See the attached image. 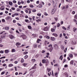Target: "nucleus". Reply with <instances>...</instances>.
<instances>
[{"label": "nucleus", "mask_w": 77, "mask_h": 77, "mask_svg": "<svg viewBox=\"0 0 77 77\" xmlns=\"http://www.w3.org/2000/svg\"><path fill=\"white\" fill-rule=\"evenodd\" d=\"M20 37L23 38V39H26L27 38V37L26 36V35H21Z\"/></svg>", "instance_id": "nucleus-1"}, {"label": "nucleus", "mask_w": 77, "mask_h": 77, "mask_svg": "<svg viewBox=\"0 0 77 77\" xmlns=\"http://www.w3.org/2000/svg\"><path fill=\"white\" fill-rule=\"evenodd\" d=\"M56 9L55 8H53L51 12V13L52 14H54V13H55V12H56Z\"/></svg>", "instance_id": "nucleus-2"}, {"label": "nucleus", "mask_w": 77, "mask_h": 77, "mask_svg": "<svg viewBox=\"0 0 77 77\" xmlns=\"http://www.w3.org/2000/svg\"><path fill=\"white\" fill-rule=\"evenodd\" d=\"M9 38L11 39H13L15 38V37L12 35H10Z\"/></svg>", "instance_id": "nucleus-3"}, {"label": "nucleus", "mask_w": 77, "mask_h": 77, "mask_svg": "<svg viewBox=\"0 0 77 77\" xmlns=\"http://www.w3.org/2000/svg\"><path fill=\"white\" fill-rule=\"evenodd\" d=\"M11 17L9 16H8L7 18H6V19L7 20H11Z\"/></svg>", "instance_id": "nucleus-4"}, {"label": "nucleus", "mask_w": 77, "mask_h": 77, "mask_svg": "<svg viewBox=\"0 0 77 77\" xmlns=\"http://www.w3.org/2000/svg\"><path fill=\"white\" fill-rule=\"evenodd\" d=\"M54 47L56 49H58L59 48V46L57 45H54Z\"/></svg>", "instance_id": "nucleus-5"}, {"label": "nucleus", "mask_w": 77, "mask_h": 77, "mask_svg": "<svg viewBox=\"0 0 77 77\" xmlns=\"http://www.w3.org/2000/svg\"><path fill=\"white\" fill-rule=\"evenodd\" d=\"M50 39H51V41H55V40L56 39V38H55L53 37H51Z\"/></svg>", "instance_id": "nucleus-6"}, {"label": "nucleus", "mask_w": 77, "mask_h": 77, "mask_svg": "<svg viewBox=\"0 0 77 77\" xmlns=\"http://www.w3.org/2000/svg\"><path fill=\"white\" fill-rule=\"evenodd\" d=\"M1 38H5V37H6V35L5 34H4L3 35H2L1 36Z\"/></svg>", "instance_id": "nucleus-7"}, {"label": "nucleus", "mask_w": 77, "mask_h": 77, "mask_svg": "<svg viewBox=\"0 0 77 77\" xmlns=\"http://www.w3.org/2000/svg\"><path fill=\"white\" fill-rule=\"evenodd\" d=\"M5 53H9V50H5Z\"/></svg>", "instance_id": "nucleus-8"}, {"label": "nucleus", "mask_w": 77, "mask_h": 77, "mask_svg": "<svg viewBox=\"0 0 77 77\" xmlns=\"http://www.w3.org/2000/svg\"><path fill=\"white\" fill-rule=\"evenodd\" d=\"M53 48L51 47L49 49V50L50 51V52H51V51H52V50H53Z\"/></svg>", "instance_id": "nucleus-9"}, {"label": "nucleus", "mask_w": 77, "mask_h": 77, "mask_svg": "<svg viewBox=\"0 0 77 77\" xmlns=\"http://www.w3.org/2000/svg\"><path fill=\"white\" fill-rule=\"evenodd\" d=\"M8 3L10 6H12V5H13V3H12V2L11 1L9 2Z\"/></svg>", "instance_id": "nucleus-10"}, {"label": "nucleus", "mask_w": 77, "mask_h": 77, "mask_svg": "<svg viewBox=\"0 0 77 77\" xmlns=\"http://www.w3.org/2000/svg\"><path fill=\"white\" fill-rule=\"evenodd\" d=\"M33 47H34V48H37V45H36V44H34V45H33Z\"/></svg>", "instance_id": "nucleus-11"}, {"label": "nucleus", "mask_w": 77, "mask_h": 77, "mask_svg": "<svg viewBox=\"0 0 77 77\" xmlns=\"http://www.w3.org/2000/svg\"><path fill=\"white\" fill-rule=\"evenodd\" d=\"M45 62H46V60L45 59L42 60V63H45Z\"/></svg>", "instance_id": "nucleus-12"}, {"label": "nucleus", "mask_w": 77, "mask_h": 77, "mask_svg": "<svg viewBox=\"0 0 77 77\" xmlns=\"http://www.w3.org/2000/svg\"><path fill=\"white\" fill-rule=\"evenodd\" d=\"M44 31H47L48 30V28L47 27L45 28L44 29Z\"/></svg>", "instance_id": "nucleus-13"}, {"label": "nucleus", "mask_w": 77, "mask_h": 77, "mask_svg": "<svg viewBox=\"0 0 77 77\" xmlns=\"http://www.w3.org/2000/svg\"><path fill=\"white\" fill-rule=\"evenodd\" d=\"M53 36H54L55 37H57V36H58L57 34H56V33L53 34Z\"/></svg>", "instance_id": "nucleus-14"}, {"label": "nucleus", "mask_w": 77, "mask_h": 77, "mask_svg": "<svg viewBox=\"0 0 77 77\" xmlns=\"http://www.w3.org/2000/svg\"><path fill=\"white\" fill-rule=\"evenodd\" d=\"M27 65V63H23V66L26 67V66Z\"/></svg>", "instance_id": "nucleus-15"}, {"label": "nucleus", "mask_w": 77, "mask_h": 77, "mask_svg": "<svg viewBox=\"0 0 77 77\" xmlns=\"http://www.w3.org/2000/svg\"><path fill=\"white\" fill-rule=\"evenodd\" d=\"M61 48L62 50H63L65 48V47L63 45H61Z\"/></svg>", "instance_id": "nucleus-16"}, {"label": "nucleus", "mask_w": 77, "mask_h": 77, "mask_svg": "<svg viewBox=\"0 0 77 77\" xmlns=\"http://www.w3.org/2000/svg\"><path fill=\"white\" fill-rule=\"evenodd\" d=\"M51 30L52 32H55V29L52 28L51 29Z\"/></svg>", "instance_id": "nucleus-17"}, {"label": "nucleus", "mask_w": 77, "mask_h": 77, "mask_svg": "<svg viewBox=\"0 0 77 77\" xmlns=\"http://www.w3.org/2000/svg\"><path fill=\"white\" fill-rule=\"evenodd\" d=\"M42 4H40L38 5V7L39 8H42Z\"/></svg>", "instance_id": "nucleus-18"}, {"label": "nucleus", "mask_w": 77, "mask_h": 77, "mask_svg": "<svg viewBox=\"0 0 77 77\" xmlns=\"http://www.w3.org/2000/svg\"><path fill=\"white\" fill-rule=\"evenodd\" d=\"M1 10H4L5 9V7H4L2 6V8H0Z\"/></svg>", "instance_id": "nucleus-19"}, {"label": "nucleus", "mask_w": 77, "mask_h": 77, "mask_svg": "<svg viewBox=\"0 0 77 77\" xmlns=\"http://www.w3.org/2000/svg\"><path fill=\"white\" fill-rule=\"evenodd\" d=\"M11 52H12V53H14V52H15V49H12Z\"/></svg>", "instance_id": "nucleus-20"}, {"label": "nucleus", "mask_w": 77, "mask_h": 77, "mask_svg": "<svg viewBox=\"0 0 77 77\" xmlns=\"http://www.w3.org/2000/svg\"><path fill=\"white\" fill-rule=\"evenodd\" d=\"M24 62V59L23 58H22L21 60V62H22V63H23Z\"/></svg>", "instance_id": "nucleus-21"}, {"label": "nucleus", "mask_w": 77, "mask_h": 77, "mask_svg": "<svg viewBox=\"0 0 77 77\" xmlns=\"http://www.w3.org/2000/svg\"><path fill=\"white\" fill-rule=\"evenodd\" d=\"M39 41H41V39H38L37 41V43H39Z\"/></svg>", "instance_id": "nucleus-22"}, {"label": "nucleus", "mask_w": 77, "mask_h": 77, "mask_svg": "<svg viewBox=\"0 0 77 77\" xmlns=\"http://www.w3.org/2000/svg\"><path fill=\"white\" fill-rule=\"evenodd\" d=\"M74 62V60H72L70 62V64H71L72 65H73V63Z\"/></svg>", "instance_id": "nucleus-23"}, {"label": "nucleus", "mask_w": 77, "mask_h": 77, "mask_svg": "<svg viewBox=\"0 0 77 77\" xmlns=\"http://www.w3.org/2000/svg\"><path fill=\"white\" fill-rule=\"evenodd\" d=\"M9 27H6L5 28V30H9Z\"/></svg>", "instance_id": "nucleus-24"}, {"label": "nucleus", "mask_w": 77, "mask_h": 77, "mask_svg": "<svg viewBox=\"0 0 77 77\" xmlns=\"http://www.w3.org/2000/svg\"><path fill=\"white\" fill-rule=\"evenodd\" d=\"M60 23H58L57 24V27H60Z\"/></svg>", "instance_id": "nucleus-25"}, {"label": "nucleus", "mask_w": 77, "mask_h": 77, "mask_svg": "<svg viewBox=\"0 0 77 77\" xmlns=\"http://www.w3.org/2000/svg\"><path fill=\"white\" fill-rule=\"evenodd\" d=\"M76 30H77V28H74L73 32H75Z\"/></svg>", "instance_id": "nucleus-26"}, {"label": "nucleus", "mask_w": 77, "mask_h": 77, "mask_svg": "<svg viewBox=\"0 0 77 77\" xmlns=\"http://www.w3.org/2000/svg\"><path fill=\"white\" fill-rule=\"evenodd\" d=\"M61 59V60H62V59H63V57H62V55L60 57V59Z\"/></svg>", "instance_id": "nucleus-27"}, {"label": "nucleus", "mask_w": 77, "mask_h": 77, "mask_svg": "<svg viewBox=\"0 0 77 77\" xmlns=\"http://www.w3.org/2000/svg\"><path fill=\"white\" fill-rule=\"evenodd\" d=\"M28 57V56L27 55H26V56H25L24 57V59H26V58H27Z\"/></svg>", "instance_id": "nucleus-28"}, {"label": "nucleus", "mask_w": 77, "mask_h": 77, "mask_svg": "<svg viewBox=\"0 0 77 77\" xmlns=\"http://www.w3.org/2000/svg\"><path fill=\"white\" fill-rule=\"evenodd\" d=\"M32 62H35L36 61V60L35 59H32Z\"/></svg>", "instance_id": "nucleus-29"}, {"label": "nucleus", "mask_w": 77, "mask_h": 77, "mask_svg": "<svg viewBox=\"0 0 77 77\" xmlns=\"http://www.w3.org/2000/svg\"><path fill=\"white\" fill-rule=\"evenodd\" d=\"M21 45V44L20 43H16V45Z\"/></svg>", "instance_id": "nucleus-30"}, {"label": "nucleus", "mask_w": 77, "mask_h": 77, "mask_svg": "<svg viewBox=\"0 0 77 77\" xmlns=\"http://www.w3.org/2000/svg\"><path fill=\"white\" fill-rule=\"evenodd\" d=\"M17 24L19 26H20V27H21V26H22V25H21L19 23H17Z\"/></svg>", "instance_id": "nucleus-31"}, {"label": "nucleus", "mask_w": 77, "mask_h": 77, "mask_svg": "<svg viewBox=\"0 0 77 77\" xmlns=\"http://www.w3.org/2000/svg\"><path fill=\"white\" fill-rule=\"evenodd\" d=\"M44 14L45 15H46V16H47V15H48V14H47L46 12H45L44 13Z\"/></svg>", "instance_id": "nucleus-32"}, {"label": "nucleus", "mask_w": 77, "mask_h": 77, "mask_svg": "<svg viewBox=\"0 0 77 77\" xmlns=\"http://www.w3.org/2000/svg\"><path fill=\"white\" fill-rule=\"evenodd\" d=\"M62 29H63V30H66V29L64 26L63 27Z\"/></svg>", "instance_id": "nucleus-33"}, {"label": "nucleus", "mask_w": 77, "mask_h": 77, "mask_svg": "<svg viewBox=\"0 0 77 77\" xmlns=\"http://www.w3.org/2000/svg\"><path fill=\"white\" fill-rule=\"evenodd\" d=\"M73 57V55L72 54H70L69 56V57H72H72Z\"/></svg>", "instance_id": "nucleus-34"}, {"label": "nucleus", "mask_w": 77, "mask_h": 77, "mask_svg": "<svg viewBox=\"0 0 77 77\" xmlns=\"http://www.w3.org/2000/svg\"><path fill=\"white\" fill-rule=\"evenodd\" d=\"M52 47V45L51 44H50L48 45V47L50 48V47Z\"/></svg>", "instance_id": "nucleus-35"}, {"label": "nucleus", "mask_w": 77, "mask_h": 77, "mask_svg": "<svg viewBox=\"0 0 77 77\" xmlns=\"http://www.w3.org/2000/svg\"><path fill=\"white\" fill-rule=\"evenodd\" d=\"M47 60V64H46V66H47V65H48V64L49 63H48V60Z\"/></svg>", "instance_id": "nucleus-36"}, {"label": "nucleus", "mask_w": 77, "mask_h": 77, "mask_svg": "<svg viewBox=\"0 0 77 77\" xmlns=\"http://www.w3.org/2000/svg\"><path fill=\"white\" fill-rule=\"evenodd\" d=\"M47 70L48 71V72H50V71H51V69H50V68H48L47 69Z\"/></svg>", "instance_id": "nucleus-37"}, {"label": "nucleus", "mask_w": 77, "mask_h": 77, "mask_svg": "<svg viewBox=\"0 0 77 77\" xmlns=\"http://www.w3.org/2000/svg\"><path fill=\"white\" fill-rule=\"evenodd\" d=\"M4 53V51H0V53H2L3 54Z\"/></svg>", "instance_id": "nucleus-38"}, {"label": "nucleus", "mask_w": 77, "mask_h": 77, "mask_svg": "<svg viewBox=\"0 0 77 77\" xmlns=\"http://www.w3.org/2000/svg\"><path fill=\"white\" fill-rule=\"evenodd\" d=\"M28 53V52H23V54H27Z\"/></svg>", "instance_id": "nucleus-39"}, {"label": "nucleus", "mask_w": 77, "mask_h": 77, "mask_svg": "<svg viewBox=\"0 0 77 77\" xmlns=\"http://www.w3.org/2000/svg\"><path fill=\"white\" fill-rule=\"evenodd\" d=\"M6 58V57H1L0 58V59H5Z\"/></svg>", "instance_id": "nucleus-40"}, {"label": "nucleus", "mask_w": 77, "mask_h": 77, "mask_svg": "<svg viewBox=\"0 0 77 77\" xmlns=\"http://www.w3.org/2000/svg\"><path fill=\"white\" fill-rule=\"evenodd\" d=\"M5 71L3 72H2L1 75H3V74H5Z\"/></svg>", "instance_id": "nucleus-41"}, {"label": "nucleus", "mask_w": 77, "mask_h": 77, "mask_svg": "<svg viewBox=\"0 0 77 77\" xmlns=\"http://www.w3.org/2000/svg\"><path fill=\"white\" fill-rule=\"evenodd\" d=\"M36 10H35V9H34L32 11V12H36Z\"/></svg>", "instance_id": "nucleus-42"}, {"label": "nucleus", "mask_w": 77, "mask_h": 77, "mask_svg": "<svg viewBox=\"0 0 77 77\" xmlns=\"http://www.w3.org/2000/svg\"><path fill=\"white\" fill-rule=\"evenodd\" d=\"M28 27L29 29H31L32 28H31V26H28Z\"/></svg>", "instance_id": "nucleus-43"}, {"label": "nucleus", "mask_w": 77, "mask_h": 77, "mask_svg": "<svg viewBox=\"0 0 77 77\" xmlns=\"http://www.w3.org/2000/svg\"><path fill=\"white\" fill-rule=\"evenodd\" d=\"M9 66H13V65L12 64H10L9 65Z\"/></svg>", "instance_id": "nucleus-44"}, {"label": "nucleus", "mask_w": 77, "mask_h": 77, "mask_svg": "<svg viewBox=\"0 0 77 77\" xmlns=\"http://www.w3.org/2000/svg\"><path fill=\"white\" fill-rule=\"evenodd\" d=\"M37 15H38V16H39V17H40L41 15V14L40 13L38 14H37Z\"/></svg>", "instance_id": "nucleus-45"}, {"label": "nucleus", "mask_w": 77, "mask_h": 77, "mask_svg": "<svg viewBox=\"0 0 77 77\" xmlns=\"http://www.w3.org/2000/svg\"><path fill=\"white\" fill-rule=\"evenodd\" d=\"M13 3H17V1L15 0L13 1Z\"/></svg>", "instance_id": "nucleus-46"}, {"label": "nucleus", "mask_w": 77, "mask_h": 77, "mask_svg": "<svg viewBox=\"0 0 77 77\" xmlns=\"http://www.w3.org/2000/svg\"><path fill=\"white\" fill-rule=\"evenodd\" d=\"M17 11H18V12H20V9L18 8L17 9Z\"/></svg>", "instance_id": "nucleus-47"}, {"label": "nucleus", "mask_w": 77, "mask_h": 77, "mask_svg": "<svg viewBox=\"0 0 77 77\" xmlns=\"http://www.w3.org/2000/svg\"><path fill=\"white\" fill-rule=\"evenodd\" d=\"M74 18L75 19H77V14H76Z\"/></svg>", "instance_id": "nucleus-48"}, {"label": "nucleus", "mask_w": 77, "mask_h": 77, "mask_svg": "<svg viewBox=\"0 0 77 77\" xmlns=\"http://www.w3.org/2000/svg\"><path fill=\"white\" fill-rule=\"evenodd\" d=\"M14 15L17 16V15H18V13H15V14H14Z\"/></svg>", "instance_id": "nucleus-49"}, {"label": "nucleus", "mask_w": 77, "mask_h": 77, "mask_svg": "<svg viewBox=\"0 0 77 77\" xmlns=\"http://www.w3.org/2000/svg\"><path fill=\"white\" fill-rule=\"evenodd\" d=\"M70 28V26H68V29H67V30H69Z\"/></svg>", "instance_id": "nucleus-50"}, {"label": "nucleus", "mask_w": 77, "mask_h": 77, "mask_svg": "<svg viewBox=\"0 0 77 77\" xmlns=\"http://www.w3.org/2000/svg\"><path fill=\"white\" fill-rule=\"evenodd\" d=\"M3 47V45L2 44H0V47Z\"/></svg>", "instance_id": "nucleus-51"}, {"label": "nucleus", "mask_w": 77, "mask_h": 77, "mask_svg": "<svg viewBox=\"0 0 77 77\" xmlns=\"http://www.w3.org/2000/svg\"><path fill=\"white\" fill-rule=\"evenodd\" d=\"M18 4L19 5H21V3L20 1L18 2Z\"/></svg>", "instance_id": "nucleus-52"}, {"label": "nucleus", "mask_w": 77, "mask_h": 77, "mask_svg": "<svg viewBox=\"0 0 77 77\" xmlns=\"http://www.w3.org/2000/svg\"><path fill=\"white\" fill-rule=\"evenodd\" d=\"M75 11H73L72 12V14H75Z\"/></svg>", "instance_id": "nucleus-53"}, {"label": "nucleus", "mask_w": 77, "mask_h": 77, "mask_svg": "<svg viewBox=\"0 0 77 77\" xmlns=\"http://www.w3.org/2000/svg\"><path fill=\"white\" fill-rule=\"evenodd\" d=\"M46 38L47 39H50V37L49 36H47Z\"/></svg>", "instance_id": "nucleus-54"}, {"label": "nucleus", "mask_w": 77, "mask_h": 77, "mask_svg": "<svg viewBox=\"0 0 77 77\" xmlns=\"http://www.w3.org/2000/svg\"><path fill=\"white\" fill-rule=\"evenodd\" d=\"M54 19L56 21H57V18H54Z\"/></svg>", "instance_id": "nucleus-55"}, {"label": "nucleus", "mask_w": 77, "mask_h": 77, "mask_svg": "<svg viewBox=\"0 0 77 77\" xmlns=\"http://www.w3.org/2000/svg\"><path fill=\"white\" fill-rule=\"evenodd\" d=\"M38 48H41V46L40 45H39L38 46Z\"/></svg>", "instance_id": "nucleus-56"}, {"label": "nucleus", "mask_w": 77, "mask_h": 77, "mask_svg": "<svg viewBox=\"0 0 77 77\" xmlns=\"http://www.w3.org/2000/svg\"><path fill=\"white\" fill-rule=\"evenodd\" d=\"M11 9H12V10H13V11H14L15 9V8L12 7L11 8Z\"/></svg>", "instance_id": "nucleus-57"}, {"label": "nucleus", "mask_w": 77, "mask_h": 77, "mask_svg": "<svg viewBox=\"0 0 77 77\" xmlns=\"http://www.w3.org/2000/svg\"><path fill=\"white\" fill-rule=\"evenodd\" d=\"M61 24H63V21H61L60 22Z\"/></svg>", "instance_id": "nucleus-58"}, {"label": "nucleus", "mask_w": 77, "mask_h": 77, "mask_svg": "<svg viewBox=\"0 0 77 77\" xmlns=\"http://www.w3.org/2000/svg\"><path fill=\"white\" fill-rule=\"evenodd\" d=\"M32 69H36V66H34L33 67H32Z\"/></svg>", "instance_id": "nucleus-59"}, {"label": "nucleus", "mask_w": 77, "mask_h": 77, "mask_svg": "<svg viewBox=\"0 0 77 77\" xmlns=\"http://www.w3.org/2000/svg\"><path fill=\"white\" fill-rule=\"evenodd\" d=\"M17 63H18L17 61H16L14 62V63H15L16 64H17Z\"/></svg>", "instance_id": "nucleus-60"}, {"label": "nucleus", "mask_w": 77, "mask_h": 77, "mask_svg": "<svg viewBox=\"0 0 77 77\" xmlns=\"http://www.w3.org/2000/svg\"><path fill=\"white\" fill-rule=\"evenodd\" d=\"M29 21V20L27 19H26L25 20V22H26V23L28 22Z\"/></svg>", "instance_id": "nucleus-61"}, {"label": "nucleus", "mask_w": 77, "mask_h": 77, "mask_svg": "<svg viewBox=\"0 0 77 77\" xmlns=\"http://www.w3.org/2000/svg\"><path fill=\"white\" fill-rule=\"evenodd\" d=\"M21 8H22V6H21V5L19 7V8H20V9H21Z\"/></svg>", "instance_id": "nucleus-62"}, {"label": "nucleus", "mask_w": 77, "mask_h": 77, "mask_svg": "<svg viewBox=\"0 0 77 77\" xmlns=\"http://www.w3.org/2000/svg\"><path fill=\"white\" fill-rule=\"evenodd\" d=\"M55 23H56L55 22H53L51 24L53 25V24H55Z\"/></svg>", "instance_id": "nucleus-63"}, {"label": "nucleus", "mask_w": 77, "mask_h": 77, "mask_svg": "<svg viewBox=\"0 0 77 77\" xmlns=\"http://www.w3.org/2000/svg\"><path fill=\"white\" fill-rule=\"evenodd\" d=\"M25 12L27 14L29 12V11H28V10H26L25 11Z\"/></svg>", "instance_id": "nucleus-64"}]
</instances>
